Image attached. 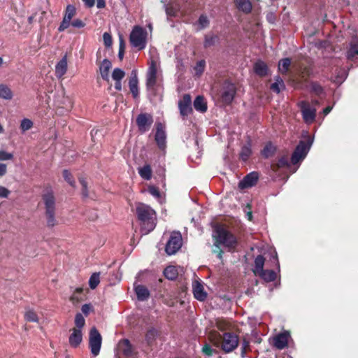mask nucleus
I'll list each match as a JSON object with an SVG mask.
<instances>
[{"label":"nucleus","mask_w":358,"mask_h":358,"mask_svg":"<svg viewBox=\"0 0 358 358\" xmlns=\"http://www.w3.org/2000/svg\"><path fill=\"white\" fill-rule=\"evenodd\" d=\"M213 345L219 348L224 353H230L236 350L240 343L239 336L233 331L221 334L213 331L210 335Z\"/></svg>","instance_id":"nucleus-1"},{"label":"nucleus","mask_w":358,"mask_h":358,"mask_svg":"<svg viewBox=\"0 0 358 358\" xmlns=\"http://www.w3.org/2000/svg\"><path fill=\"white\" fill-rule=\"evenodd\" d=\"M136 214L143 234H148L154 230L157 224L156 213L150 206L139 203L136 208Z\"/></svg>","instance_id":"nucleus-2"},{"label":"nucleus","mask_w":358,"mask_h":358,"mask_svg":"<svg viewBox=\"0 0 358 358\" xmlns=\"http://www.w3.org/2000/svg\"><path fill=\"white\" fill-rule=\"evenodd\" d=\"M213 232V237L215 241V247L221 245L227 248L229 252L236 250L238 245V240L236 236L229 231L224 225L217 224L214 227Z\"/></svg>","instance_id":"nucleus-3"},{"label":"nucleus","mask_w":358,"mask_h":358,"mask_svg":"<svg viewBox=\"0 0 358 358\" xmlns=\"http://www.w3.org/2000/svg\"><path fill=\"white\" fill-rule=\"evenodd\" d=\"M312 74L313 68L310 66L299 64L295 69V73L291 78V82L296 89H305Z\"/></svg>","instance_id":"nucleus-4"},{"label":"nucleus","mask_w":358,"mask_h":358,"mask_svg":"<svg viewBox=\"0 0 358 358\" xmlns=\"http://www.w3.org/2000/svg\"><path fill=\"white\" fill-rule=\"evenodd\" d=\"M44 203L45 215L48 227H53L57 222L55 218L56 200L52 191H49L42 195Z\"/></svg>","instance_id":"nucleus-5"},{"label":"nucleus","mask_w":358,"mask_h":358,"mask_svg":"<svg viewBox=\"0 0 358 358\" xmlns=\"http://www.w3.org/2000/svg\"><path fill=\"white\" fill-rule=\"evenodd\" d=\"M146 36L147 33L141 27L135 26L130 34L129 41L132 46L141 50L145 48Z\"/></svg>","instance_id":"nucleus-6"},{"label":"nucleus","mask_w":358,"mask_h":358,"mask_svg":"<svg viewBox=\"0 0 358 358\" xmlns=\"http://www.w3.org/2000/svg\"><path fill=\"white\" fill-rule=\"evenodd\" d=\"M116 350L118 358H135L137 355V352L128 339L120 340Z\"/></svg>","instance_id":"nucleus-7"},{"label":"nucleus","mask_w":358,"mask_h":358,"mask_svg":"<svg viewBox=\"0 0 358 358\" xmlns=\"http://www.w3.org/2000/svg\"><path fill=\"white\" fill-rule=\"evenodd\" d=\"M182 238L180 231H173L168 240L165 251L167 255H175L182 247Z\"/></svg>","instance_id":"nucleus-8"},{"label":"nucleus","mask_w":358,"mask_h":358,"mask_svg":"<svg viewBox=\"0 0 358 358\" xmlns=\"http://www.w3.org/2000/svg\"><path fill=\"white\" fill-rule=\"evenodd\" d=\"M236 94V85L229 80H225L221 88V101L225 105H229L233 101Z\"/></svg>","instance_id":"nucleus-9"},{"label":"nucleus","mask_w":358,"mask_h":358,"mask_svg":"<svg viewBox=\"0 0 358 358\" xmlns=\"http://www.w3.org/2000/svg\"><path fill=\"white\" fill-rule=\"evenodd\" d=\"M310 145L311 142L309 141H300L292 155L291 163L295 165L302 161L307 155Z\"/></svg>","instance_id":"nucleus-10"},{"label":"nucleus","mask_w":358,"mask_h":358,"mask_svg":"<svg viewBox=\"0 0 358 358\" xmlns=\"http://www.w3.org/2000/svg\"><path fill=\"white\" fill-rule=\"evenodd\" d=\"M101 343V335L96 327H92L89 333V348L94 357L99 354Z\"/></svg>","instance_id":"nucleus-11"},{"label":"nucleus","mask_w":358,"mask_h":358,"mask_svg":"<svg viewBox=\"0 0 358 358\" xmlns=\"http://www.w3.org/2000/svg\"><path fill=\"white\" fill-rule=\"evenodd\" d=\"M153 123L152 115L150 113H142L138 115L136 119V124L138 131L144 134L148 131Z\"/></svg>","instance_id":"nucleus-12"},{"label":"nucleus","mask_w":358,"mask_h":358,"mask_svg":"<svg viewBox=\"0 0 358 358\" xmlns=\"http://www.w3.org/2000/svg\"><path fill=\"white\" fill-rule=\"evenodd\" d=\"M303 121L306 123H312L316 117V109L312 108L306 101H302L299 103Z\"/></svg>","instance_id":"nucleus-13"},{"label":"nucleus","mask_w":358,"mask_h":358,"mask_svg":"<svg viewBox=\"0 0 358 358\" xmlns=\"http://www.w3.org/2000/svg\"><path fill=\"white\" fill-rule=\"evenodd\" d=\"M157 63L155 60L152 59L148 71L146 73V87L148 89H153L157 84Z\"/></svg>","instance_id":"nucleus-14"},{"label":"nucleus","mask_w":358,"mask_h":358,"mask_svg":"<svg viewBox=\"0 0 358 358\" xmlns=\"http://www.w3.org/2000/svg\"><path fill=\"white\" fill-rule=\"evenodd\" d=\"M155 141L159 149L164 150L166 147V134L165 126L162 122H157Z\"/></svg>","instance_id":"nucleus-15"},{"label":"nucleus","mask_w":358,"mask_h":358,"mask_svg":"<svg viewBox=\"0 0 358 358\" xmlns=\"http://www.w3.org/2000/svg\"><path fill=\"white\" fill-rule=\"evenodd\" d=\"M178 108L180 114L183 118L192 113V97L189 94H186L182 96L178 102Z\"/></svg>","instance_id":"nucleus-16"},{"label":"nucleus","mask_w":358,"mask_h":358,"mask_svg":"<svg viewBox=\"0 0 358 358\" xmlns=\"http://www.w3.org/2000/svg\"><path fill=\"white\" fill-rule=\"evenodd\" d=\"M259 173L257 171L249 173L239 182L238 187L244 189L256 185L259 180Z\"/></svg>","instance_id":"nucleus-17"},{"label":"nucleus","mask_w":358,"mask_h":358,"mask_svg":"<svg viewBox=\"0 0 358 358\" xmlns=\"http://www.w3.org/2000/svg\"><path fill=\"white\" fill-rule=\"evenodd\" d=\"M288 331H284L278 334L273 338V345L278 350H282L287 346L288 338L289 337Z\"/></svg>","instance_id":"nucleus-18"},{"label":"nucleus","mask_w":358,"mask_h":358,"mask_svg":"<svg viewBox=\"0 0 358 358\" xmlns=\"http://www.w3.org/2000/svg\"><path fill=\"white\" fill-rule=\"evenodd\" d=\"M129 87L134 99L139 96L138 79L136 71H133L129 80Z\"/></svg>","instance_id":"nucleus-19"},{"label":"nucleus","mask_w":358,"mask_h":358,"mask_svg":"<svg viewBox=\"0 0 358 358\" xmlns=\"http://www.w3.org/2000/svg\"><path fill=\"white\" fill-rule=\"evenodd\" d=\"M193 294L195 299L200 301H204L207 298V293L201 282L195 281L192 285Z\"/></svg>","instance_id":"nucleus-20"},{"label":"nucleus","mask_w":358,"mask_h":358,"mask_svg":"<svg viewBox=\"0 0 358 358\" xmlns=\"http://www.w3.org/2000/svg\"><path fill=\"white\" fill-rule=\"evenodd\" d=\"M83 341L82 330L79 329H73L72 333L69 338V342L71 347L77 348Z\"/></svg>","instance_id":"nucleus-21"},{"label":"nucleus","mask_w":358,"mask_h":358,"mask_svg":"<svg viewBox=\"0 0 358 358\" xmlns=\"http://www.w3.org/2000/svg\"><path fill=\"white\" fill-rule=\"evenodd\" d=\"M254 71L257 76L263 78L268 75V67L264 62L257 60L254 64Z\"/></svg>","instance_id":"nucleus-22"},{"label":"nucleus","mask_w":358,"mask_h":358,"mask_svg":"<svg viewBox=\"0 0 358 358\" xmlns=\"http://www.w3.org/2000/svg\"><path fill=\"white\" fill-rule=\"evenodd\" d=\"M134 291L138 301H144L150 297V291L143 285L135 286Z\"/></svg>","instance_id":"nucleus-23"},{"label":"nucleus","mask_w":358,"mask_h":358,"mask_svg":"<svg viewBox=\"0 0 358 358\" xmlns=\"http://www.w3.org/2000/svg\"><path fill=\"white\" fill-rule=\"evenodd\" d=\"M215 327L220 331L222 332V334L224 332L232 331L234 329V326L231 322L220 318L216 320Z\"/></svg>","instance_id":"nucleus-24"},{"label":"nucleus","mask_w":358,"mask_h":358,"mask_svg":"<svg viewBox=\"0 0 358 358\" xmlns=\"http://www.w3.org/2000/svg\"><path fill=\"white\" fill-rule=\"evenodd\" d=\"M67 71V57L64 55L56 64L55 74L58 78H62Z\"/></svg>","instance_id":"nucleus-25"},{"label":"nucleus","mask_w":358,"mask_h":358,"mask_svg":"<svg viewBox=\"0 0 358 358\" xmlns=\"http://www.w3.org/2000/svg\"><path fill=\"white\" fill-rule=\"evenodd\" d=\"M111 66V62L108 59H104L99 66L101 78L106 81L109 80V71Z\"/></svg>","instance_id":"nucleus-26"},{"label":"nucleus","mask_w":358,"mask_h":358,"mask_svg":"<svg viewBox=\"0 0 358 358\" xmlns=\"http://www.w3.org/2000/svg\"><path fill=\"white\" fill-rule=\"evenodd\" d=\"M289 166L290 164L287 156H282L277 162L272 163L271 165V170L274 172H278L280 169L289 168Z\"/></svg>","instance_id":"nucleus-27"},{"label":"nucleus","mask_w":358,"mask_h":358,"mask_svg":"<svg viewBox=\"0 0 358 358\" xmlns=\"http://www.w3.org/2000/svg\"><path fill=\"white\" fill-rule=\"evenodd\" d=\"M234 3L236 8L244 13L248 14L252 10V6L250 0H234Z\"/></svg>","instance_id":"nucleus-28"},{"label":"nucleus","mask_w":358,"mask_h":358,"mask_svg":"<svg viewBox=\"0 0 358 358\" xmlns=\"http://www.w3.org/2000/svg\"><path fill=\"white\" fill-rule=\"evenodd\" d=\"M252 145L251 141H249L247 142L246 144H245L242 148L241 150L239 153V158L243 161L247 162L250 157L251 156L252 152Z\"/></svg>","instance_id":"nucleus-29"},{"label":"nucleus","mask_w":358,"mask_h":358,"mask_svg":"<svg viewBox=\"0 0 358 358\" xmlns=\"http://www.w3.org/2000/svg\"><path fill=\"white\" fill-rule=\"evenodd\" d=\"M194 107L196 110L205 113L207 110V103L203 96H197L194 101Z\"/></svg>","instance_id":"nucleus-30"},{"label":"nucleus","mask_w":358,"mask_h":358,"mask_svg":"<svg viewBox=\"0 0 358 358\" xmlns=\"http://www.w3.org/2000/svg\"><path fill=\"white\" fill-rule=\"evenodd\" d=\"M276 151V147H275L273 143L269 141L266 143L264 148L261 150V155L265 158L268 159L274 155Z\"/></svg>","instance_id":"nucleus-31"},{"label":"nucleus","mask_w":358,"mask_h":358,"mask_svg":"<svg viewBox=\"0 0 358 358\" xmlns=\"http://www.w3.org/2000/svg\"><path fill=\"white\" fill-rule=\"evenodd\" d=\"M164 275L169 280H175L178 276V268L174 266H169L164 270Z\"/></svg>","instance_id":"nucleus-32"},{"label":"nucleus","mask_w":358,"mask_h":358,"mask_svg":"<svg viewBox=\"0 0 358 358\" xmlns=\"http://www.w3.org/2000/svg\"><path fill=\"white\" fill-rule=\"evenodd\" d=\"M265 259L264 257L259 255L255 259V268L253 269V272L255 275H259L262 271H263L264 266Z\"/></svg>","instance_id":"nucleus-33"},{"label":"nucleus","mask_w":358,"mask_h":358,"mask_svg":"<svg viewBox=\"0 0 358 358\" xmlns=\"http://www.w3.org/2000/svg\"><path fill=\"white\" fill-rule=\"evenodd\" d=\"M257 275L267 282H273L277 278L276 273L273 270H264Z\"/></svg>","instance_id":"nucleus-34"},{"label":"nucleus","mask_w":358,"mask_h":358,"mask_svg":"<svg viewBox=\"0 0 358 358\" xmlns=\"http://www.w3.org/2000/svg\"><path fill=\"white\" fill-rule=\"evenodd\" d=\"M291 59L289 57L283 58L280 59L278 62V71L282 74H287V73L289 70V67L291 66Z\"/></svg>","instance_id":"nucleus-35"},{"label":"nucleus","mask_w":358,"mask_h":358,"mask_svg":"<svg viewBox=\"0 0 358 358\" xmlns=\"http://www.w3.org/2000/svg\"><path fill=\"white\" fill-rule=\"evenodd\" d=\"M158 331L155 328L149 329L145 334V341L148 345H152L158 336Z\"/></svg>","instance_id":"nucleus-36"},{"label":"nucleus","mask_w":358,"mask_h":358,"mask_svg":"<svg viewBox=\"0 0 358 358\" xmlns=\"http://www.w3.org/2000/svg\"><path fill=\"white\" fill-rule=\"evenodd\" d=\"M357 55H358V40L350 43V48L347 52V58L348 59H353Z\"/></svg>","instance_id":"nucleus-37"},{"label":"nucleus","mask_w":358,"mask_h":358,"mask_svg":"<svg viewBox=\"0 0 358 358\" xmlns=\"http://www.w3.org/2000/svg\"><path fill=\"white\" fill-rule=\"evenodd\" d=\"M13 96L11 90L6 85L0 84V98L10 100Z\"/></svg>","instance_id":"nucleus-38"},{"label":"nucleus","mask_w":358,"mask_h":358,"mask_svg":"<svg viewBox=\"0 0 358 358\" xmlns=\"http://www.w3.org/2000/svg\"><path fill=\"white\" fill-rule=\"evenodd\" d=\"M138 173L142 178L147 180H150L152 173L151 166L149 164L144 165L143 167L139 169Z\"/></svg>","instance_id":"nucleus-39"},{"label":"nucleus","mask_w":358,"mask_h":358,"mask_svg":"<svg viewBox=\"0 0 358 358\" xmlns=\"http://www.w3.org/2000/svg\"><path fill=\"white\" fill-rule=\"evenodd\" d=\"M310 92L317 96H320L324 93V90L318 82L313 81L310 83Z\"/></svg>","instance_id":"nucleus-40"},{"label":"nucleus","mask_w":358,"mask_h":358,"mask_svg":"<svg viewBox=\"0 0 358 358\" xmlns=\"http://www.w3.org/2000/svg\"><path fill=\"white\" fill-rule=\"evenodd\" d=\"M83 292V289L82 287H78L75 289L73 294L70 297V301L76 304L78 303L81 301L83 300V296H81Z\"/></svg>","instance_id":"nucleus-41"},{"label":"nucleus","mask_w":358,"mask_h":358,"mask_svg":"<svg viewBox=\"0 0 358 358\" xmlns=\"http://www.w3.org/2000/svg\"><path fill=\"white\" fill-rule=\"evenodd\" d=\"M251 350L250 341L246 338H243L241 342V357L245 358L247 353Z\"/></svg>","instance_id":"nucleus-42"},{"label":"nucleus","mask_w":358,"mask_h":358,"mask_svg":"<svg viewBox=\"0 0 358 358\" xmlns=\"http://www.w3.org/2000/svg\"><path fill=\"white\" fill-rule=\"evenodd\" d=\"M100 282V273H94L90 278L89 285L92 289H94Z\"/></svg>","instance_id":"nucleus-43"},{"label":"nucleus","mask_w":358,"mask_h":358,"mask_svg":"<svg viewBox=\"0 0 358 358\" xmlns=\"http://www.w3.org/2000/svg\"><path fill=\"white\" fill-rule=\"evenodd\" d=\"M218 41V36L216 35H206L204 38L203 46L205 48L211 47Z\"/></svg>","instance_id":"nucleus-44"},{"label":"nucleus","mask_w":358,"mask_h":358,"mask_svg":"<svg viewBox=\"0 0 358 358\" xmlns=\"http://www.w3.org/2000/svg\"><path fill=\"white\" fill-rule=\"evenodd\" d=\"M63 177L64 180L72 187H76V181L73 178V175L70 171L66 169H64L62 172Z\"/></svg>","instance_id":"nucleus-45"},{"label":"nucleus","mask_w":358,"mask_h":358,"mask_svg":"<svg viewBox=\"0 0 358 358\" xmlns=\"http://www.w3.org/2000/svg\"><path fill=\"white\" fill-rule=\"evenodd\" d=\"M85 324V320L83 315L80 313H77L75 316V325L73 329H81Z\"/></svg>","instance_id":"nucleus-46"},{"label":"nucleus","mask_w":358,"mask_h":358,"mask_svg":"<svg viewBox=\"0 0 358 358\" xmlns=\"http://www.w3.org/2000/svg\"><path fill=\"white\" fill-rule=\"evenodd\" d=\"M125 76V72L120 68H115L112 73V78L115 81L122 80Z\"/></svg>","instance_id":"nucleus-47"},{"label":"nucleus","mask_w":358,"mask_h":358,"mask_svg":"<svg viewBox=\"0 0 358 358\" xmlns=\"http://www.w3.org/2000/svg\"><path fill=\"white\" fill-rule=\"evenodd\" d=\"M24 319L26 321L29 322H37L38 321V317L34 310H27L24 314Z\"/></svg>","instance_id":"nucleus-48"},{"label":"nucleus","mask_w":358,"mask_h":358,"mask_svg":"<svg viewBox=\"0 0 358 358\" xmlns=\"http://www.w3.org/2000/svg\"><path fill=\"white\" fill-rule=\"evenodd\" d=\"M79 182L82 186L81 194L83 198H87L89 196V192L87 188V182L84 178H79Z\"/></svg>","instance_id":"nucleus-49"},{"label":"nucleus","mask_w":358,"mask_h":358,"mask_svg":"<svg viewBox=\"0 0 358 358\" xmlns=\"http://www.w3.org/2000/svg\"><path fill=\"white\" fill-rule=\"evenodd\" d=\"M33 127V122L27 118H24L21 121L20 129L22 131H26Z\"/></svg>","instance_id":"nucleus-50"},{"label":"nucleus","mask_w":358,"mask_h":358,"mask_svg":"<svg viewBox=\"0 0 358 358\" xmlns=\"http://www.w3.org/2000/svg\"><path fill=\"white\" fill-rule=\"evenodd\" d=\"M76 15V8L73 5H68L66 8L64 18L71 20Z\"/></svg>","instance_id":"nucleus-51"},{"label":"nucleus","mask_w":358,"mask_h":358,"mask_svg":"<svg viewBox=\"0 0 358 358\" xmlns=\"http://www.w3.org/2000/svg\"><path fill=\"white\" fill-rule=\"evenodd\" d=\"M205 66L206 62L204 60L202 59L199 61L194 66V70L196 71V75L201 76L205 70Z\"/></svg>","instance_id":"nucleus-52"},{"label":"nucleus","mask_w":358,"mask_h":358,"mask_svg":"<svg viewBox=\"0 0 358 358\" xmlns=\"http://www.w3.org/2000/svg\"><path fill=\"white\" fill-rule=\"evenodd\" d=\"M125 50V42L122 37H120L119 39V52H118V57L120 60H122L124 55Z\"/></svg>","instance_id":"nucleus-53"},{"label":"nucleus","mask_w":358,"mask_h":358,"mask_svg":"<svg viewBox=\"0 0 358 358\" xmlns=\"http://www.w3.org/2000/svg\"><path fill=\"white\" fill-rule=\"evenodd\" d=\"M198 23L200 26V29H203L209 25V20L208 17L205 15H201L198 20Z\"/></svg>","instance_id":"nucleus-54"},{"label":"nucleus","mask_w":358,"mask_h":358,"mask_svg":"<svg viewBox=\"0 0 358 358\" xmlns=\"http://www.w3.org/2000/svg\"><path fill=\"white\" fill-rule=\"evenodd\" d=\"M202 352L206 356H212L213 353H217V350L213 349L209 344H206L202 348Z\"/></svg>","instance_id":"nucleus-55"},{"label":"nucleus","mask_w":358,"mask_h":358,"mask_svg":"<svg viewBox=\"0 0 358 358\" xmlns=\"http://www.w3.org/2000/svg\"><path fill=\"white\" fill-rule=\"evenodd\" d=\"M148 191L151 195H152L153 196H155L157 199H159L161 197V193L157 187H155L153 185L149 186Z\"/></svg>","instance_id":"nucleus-56"},{"label":"nucleus","mask_w":358,"mask_h":358,"mask_svg":"<svg viewBox=\"0 0 358 358\" xmlns=\"http://www.w3.org/2000/svg\"><path fill=\"white\" fill-rule=\"evenodd\" d=\"M70 24H71V20H68L66 18H63V20L62 21L59 28L58 31L59 32L64 31L66 29H67Z\"/></svg>","instance_id":"nucleus-57"},{"label":"nucleus","mask_w":358,"mask_h":358,"mask_svg":"<svg viewBox=\"0 0 358 358\" xmlns=\"http://www.w3.org/2000/svg\"><path fill=\"white\" fill-rule=\"evenodd\" d=\"M103 43L106 47H110L112 45L113 40L110 34L105 32L103 35Z\"/></svg>","instance_id":"nucleus-58"},{"label":"nucleus","mask_w":358,"mask_h":358,"mask_svg":"<svg viewBox=\"0 0 358 358\" xmlns=\"http://www.w3.org/2000/svg\"><path fill=\"white\" fill-rule=\"evenodd\" d=\"M13 154L7 152L4 150L0 151V161L9 160L13 159Z\"/></svg>","instance_id":"nucleus-59"},{"label":"nucleus","mask_w":358,"mask_h":358,"mask_svg":"<svg viewBox=\"0 0 358 358\" xmlns=\"http://www.w3.org/2000/svg\"><path fill=\"white\" fill-rule=\"evenodd\" d=\"M10 191L3 186L0 185V198H8Z\"/></svg>","instance_id":"nucleus-60"},{"label":"nucleus","mask_w":358,"mask_h":358,"mask_svg":"<svg viewBox=\"0 0 358 358\" xmlns=\"http://www.w3.org/2000/svg\"><path fill=\"white\" fill-rule=\"evenodd\" d=\"M82 312L85 315L87 316L91 310H92V306L90 303H86L83 305L81 308Z\"/></svg>","instance_id":"nucleus-61"},{"label":"nucleus","mask_w":358,"mask_h":358,"mask_svg":"<svg viewBox=\"0 0 358 358\" xmlns=\"http://www.w3.org/2000/svg\"><path fill=\"white\" fill-rule=\"evenodd\" d=\"M71 25L74 27L82 28L84 27L85 24L80 19H76L71 22Z\"/></svg>","instance_id":"nucleus-62"},{"label":"nucleus","mask_w":358,"mask_h":358,"mask_svg":"<svg viewBox=\"0 0 358 358\" xmlns=\"http://www.w3.org/2000/svg\"><path fill=\"white\" fill-rule=\"evenodd\" d=\"M270 89L273 92H275L277 94L280 93L281 92V90H283L282 88H281L280 85H279L278 83H275L271 84Z\"/></svg>","instance_id":"nucleus-63"},{"label":"nucleus","mask_w":358,"mask_h":358,"mask_svg":"<svg viewBox=\"0 0 358 358\" xmlns=\"http://www.w3.org/2000/svg\"><path fill=\"white\" fill-rule=\"evenodd\" d=\"M221 245H218V247H215V249L213 250V252L217 254V257L219 259H222L223 250L220 248Z\"/></svg>","instance_id":"nucleus-64"}]
</instances>
